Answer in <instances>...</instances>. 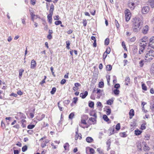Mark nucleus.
I'll return each mask as SVG.
<instances>
[{"instance_id":"obj_55","label":"nucleus","mask_w":154,"mask_h":154,"mask_svg":"<svg viewBox=\"0 0 154 154\" xmlns=\"http://www.w3.org/2000/svg\"><path fill=\"white\" fill-rule=\"evenodd\" d=\"M60 101L58 103V106L59 108V109H60V110L61 111H62V110H63V108L62 107H61L60 106Z\"/></svg>"},{"instance_id":"obj_13","label":"nucleus","mask_w":154,"mask_h":154,"mask_svg":"<svg viewBox=\"0 0 154 154\" xmlns=\"http://www.w3.org/2000/svg\"><path fill=\"white\" fill-rule=\"evenodd\" d=\"M147 37L145 36L143 37L142 38L140 39V42L145 43H146V41H147Z\"/></svg>"},{"instance_id":"obj_8","label":"nucleus","mask_w":154,"mask_h":154,"mask_svg":"<svg viewBox=\"0 0 154 154\" xmlns=\"http://www.w3.org/2000/svg\"><path fill=\"white\" fill-rule=\"evenodd\" d=\"M149 11V8L148 6L144 7L142 10V12L143 14L147 13Z\"/></svg>"},{"instance_id":"obj_20","label":"nucleus","mask_w":154,"mask_h":154,"mask_svg":"<svg viewBox=\"0 0 154 154\" xmlns=\"http://www.w3.org/2000/svg\"><path fill=\"white\" fill-rule=\"evenodd\" d=\"M144 147H143V150L145 151H149V149L150 148L149 147L146 145V144L145 143L144 144Z\"/></svg>"},{"instance_id":"obj_7","label":"nucleus","mask_w":154,"mask_h":154,"mask_svg":"<svg viewBox=\"0 0 154 154\" xmlns=\"http://www.w3.org/2000/svg\"><path fill=\"white\" fill-rule=\"evenodd\" d=\"M149 45L154 49V36H152L150 38Z\"/></svg>"},{"instance_id":"obj_60","label":"nucleus","mask_w":154,"mask_h":154,"mask_svg":"<svg viewBox=\"0 0 154 154\" xmlns=\"http://www.w3.org/2000/svg\"><path fill=\"white\" fill-rule=\"evenodd\" d=\"M90 152L91 154H93L94 153V149L91 148L90 149Z\"/></svg>"},{"instance_id":"obj_34","label":"nucleus","mask_w":154,"mask_h":154,"mask_svg":"<svg viewBox=\"0 0 154 154\" xmlns=\"http://www.w3.org/2000/svg\"><path fill=\"white\" fill-rule=\"evenodd\" d=\"M56 90V88L55 87H54L52 88L51 91V93L52 94H54Z\"/></svg>"},{"instance_id":"obj_31","label":"nucleus","mask_w":154,"mask_h":154,"mask_svg":"<svg viewBox=\"0 0 154 154\" xmlns=\"http://www.w3.org/2000/svg\"><path fill=\"white\" fill-rule=\"evenodd\" d=\"M103 118L107 122L109 120V119L106 115H104L103 116Z\"/></svg>"},{"instance_id":"obj_62","label":"nucleus","mask_w":154,"mask_h":154,"mask_svg":"<svg viewBox=\"0 0 154 154\" xmlns=\"http://www.w3.org/2000/svg\"><path fill=\"white\" fill-rule=\"evenodd\" d=\"M30 11V10H29ZM30 13L31 17L35 16V15L34 14V12L33 11L31 12L30 11Z\"/></svg>"},{"instance_id":"obj_1","label":"nucleus","mask_w":154,"mask_h":154,"mask_svg":"<svg viewBox=\"0 0 154 154\" xmlns=\"http://www.w3.org/2000/svg\"><path fill=\"white\" fill-rule=\"evenodd\" d=\"M133 31L138 32L140 31L143 24V21L139 17H135L131 20Z\"/></svg>"},{"instance_id":"obj_2","label":"nucleus","mask_w":154,"mask_h":154,"mask_svg":"<svg viewBox=\"0 0 154 154\" xmlns=\"http://www.w3.org/2000/svg\"><path fill=\"white\" fill-rule=\"evenodd\" d=\"M146 60L147 61L152 60L154 57V51L152 50L147 51L145 56Z\"/></svg>"},{"instance_id":"obj_35","label":"nucleus","mask_w":154,"mask_h":154,"mask_svg":"<svg viewBox=\"0 0 154 154\" xmlns=\"http://www.w3.org/2000/svg\"><path fill=\"white\" fill-rule=\"evenodd\" d=\"M111 113V109H107L106 110V114L107 115H109Z\"/></svg>"},{"instance_id":"obj_64","label":"nucleus","mask_w":154,"mask_h":154,"mask_svg":"<svg viewBox=\"0 0 154 154\" xmlns=\"http://www.w3.org/2000/svg\"><path fill=\"white\" fill-rule=\"evenodd\" d=\"M83 21V26H86L87 23V21L86 20H84Z\"/></svg>"},{"instance_id":"obj_40","label":"nucleus","mask_w":154,"mask_h":154,"mask_svg":"<svg viewBox=\"0 0 154 154\" xmlns=\"http://www.w3.org/2000/svg\"><path fill=\"white\" fill-rule=\"evenodd\" d=\"M74 116V113L73 112L71 113L69 115V118L70 119H72Z\"/></svg>"},{"instance_id":"obj_11","label":"nucleus","mask_w":154,"mask_h":154,"mask_svg":"<svg viewBox=\"0 0 154 154\" xmlns=\"http://www.w3.org/2000/svg\"><path fill=\"white\" fill-rule=\"evenodd\" d=\"M88 94V92L85 91L84 93H81L80 94V96L82 99H84L87 96Z\"/></svg>"},{"instance_id":"obj_32","label":"nucleus","mask_w":154,"mask_h":154,"mask_svg":"<svg viewBox=\"0 0 154 154\" xmlns=\"http://www.w3.org/2000/svg\"><path fill=\"white\" fill-rule=\"evenodd\" d=\"M48 142L47 141H45V142L44 141L41 144V146L42 148H44L45 146H46V143Z\"/></svg>"},{"instance_id":"obj_23","label":"nucleus","mask_w":154,"mask_h":154,"mask_svg":"<svg viewBox=\"0 0 154 154\" xmlns=\"http://www.w3.org/2000/svg\"><path fill=\"white\" fill-rule=\"evenodd\" d=\"M150 73L153 75H154V63H153L151 66L150 70Z\"/></svg>"},{"instance_id":"obj_50","label":"nucleus","mask_w":154,"mask_h":154,"mask_svg":"<svg viewBox=\"0 0 154 154\" xmlns=\"http://www.w3.org/2000/svg\"><path fill=\"white\" fill-rule=\"evenodd\" d=\"M19 114L20 115V116L21 118H22L23 119L26 118V116L25 115H24V114H23L21 112H20Z\"/></svg>"},{"instance_id":"obj_42","label":"nucleus","mask_w":154,"mask_h":154,"mask_svg":"<svg viewBox=\"0 0 154 154\" xmlns=\"http://www.w3.org/2000/svg\"><path fill=\"white\" fill-rule=\"evenodd\" d=\"M110 52V49L109 47H107L106 51L104 52L107 53V54H109Z\"/></svg>"},{"instance_id":"obj_29","label":"nucleus","mask_w":154,"mask_h":154,"mask_svg":"<svg viewBox=\"0 0 154 154\" xmlns=\"http://www.w3.org/2000/svg\"><path fill=\"white\" fill-rule=\"evenodd\" d=\"M69 145L68 143H66L65 144L64 146V148L65 150H66L69 147Z\"/></svg>"},{"instance_id":"obj_15","label":"nucleus","mask_w":154,"mask_h":154,"mask_svg":"<svg viewBox=\"0 0 154 154\" xmlns=\"http://www.w3.org/2000/svg\"><path fill=\"white\" fill-rule=\"evenodd\" d=\"M52 15L51 14H49L47 16V18L48 20V22L50 23V24H51L52 23Z\"/></svg>"},{"instance_id":"obj_14","label":"nucleus","mask_w":154,"mask_h":154,"mask_svg":"<svg viewBox=\"0 0 154 154\" xmlns=\"http://www.w3.org/2000/svg\"><path fill=\"white\" fill-rule=\"evenodd\" d=\"M86 140L88 143H91L93 141V139L91 137H88L86 139Z\"/></svg>"},{"instance_id":"obj_10","label":"nucleus","mask_w":154,"mask_h":154,"mask_svg":"<svg viewBox=\"0 0 154 154\" xmlns=\"http://www.w3.org/2000/svg\"><path fill=\"white\" fill-rule=\"evenodd\" d=\"M148 30L149 26L147 25H146L143 27L142 32L144 34H146L147 33Z\"/></svg>"},{"instance_id":"obj_17","label":"nucleus","mask_w":154,"mask_h":154,"mask_svg":"<svg viewBox=\"0 0 154 154\" xmlns=\"http://www.w3.org/2000/svg\"><path fill=\"white\" fill-rule=\"evenodd\" d=\"M129 115L130 116V119H131L132 117L134 115V111L133 109H131L130 110L129 112Z\"/></svg>"},{"instance_id":"obj_6","label":"nucleus","mask_w":154,"mask_h":154,"mask_svg":"<svg viewBox=\"0 0 154 154\" xmlns=\"http://www.w3.org/2000/svg\"><path fill=\"white\" fill-rule=\"evenodd\" d=\"M136 0H129L128 3V6L131 9L133 10L135 7V3Z\"/></svg>"},{"instance_id":"obj_53","label":"nucleus","mask_w":154,"mask_h":154,"mask_svg":"<svg viewBox=\"0 0 154 154\" xmlns=\"http://www.w3.org/2000/svg\"><path fill=\"white\" fill-rule=\"evenodd\" d=\"M109 42V38H106L105 40V43L106 45H108Z\"/></svg>"},{"instance_id":"obj_43","label":"nucleus","mask_w":154,"mask_h":154,"mask_svg":"<svg viewBox=\"0 0 154 154\" xmlns=\"http://www.w3.org/2000/svg\"><path fill=\"white\" fill-rule=\"evenodd\" d=\"M114 94L116 95H118L119 94V91L117 89H115L113 91Z\"/></svg>"},{"instance_id":"obj_46","label":"nucleus","mask_w":154,"mask_h":154,"mask_svg":"<svg viewBox=\"0 0 154 154\" xmlns=\"http://www.w3.org/2000/svg\"><path fill=\"white\" fill-rule=\"evenodd\" d=\"M120 136L121 137H125L127 136V135L126 133L124 132L120 134Z\"/></svg>"},{"instance_id":"obj_36","label":"nucleus","mask_w":154,"mask_h":154,"mask_svg":"<svg viewBox=\"0 0 154 154\" xmlns=\"http://www.w3.org/2000/svg\"><path fill=\"white\" fill-rule=\"evenodd\" d=\"M146 124H143L141 125L140 129L142 130H143L146 128V126H145Z\"/></svg>"},{"instance_id":"obj_59","label":"nucleus","mask_w":154,"mask_h":154,"mask_svg":"<svg viewBox=\"0 0 154 154\" xmlns=\"http://www.w3.org/2000/svg\"><path fill=\"white\" fill-rule=\"evenodd\" d=\"M120 87V85L119 84H116L114 86V88L116 89L119 88Z\"/></svg>"},{"instance_id":"obj_39","label":"nucleus","mask_w":154,"mask_h":154,"mask_svg":"<svg viewBox=\"0 0 154 154\" xmlns=\"http://www.w3.org/2000/svg\"><path fill=\"white\" fill-rule=\"evenodd\" d=\"M142 89L145 91H146L147 90V88L146 87L145 85V84H143L142 85Z\"/></svg>"},{"instance_id":"obj_22","label":"nucleus","mask_w":154,"mask_h":154,"mask_svg":"<svg viewBox=\"0 0 154 154\" xmlns=\"http://www.w3.org/2000/svg\"><path fill=\"white\" fill-rule=\"evenodd\" d=\"M26 16H24L23 17V18H21L22 23L24 25H26V23L25 21L26 20Z\"/></svg>"},{"instance_id":"obj_63","label":"nucleus","mask_w":154,"mask_h":154,"mask_svg":"<svg viewBox=\"0 0 154 154\" xmlns=\"http://www.w3.org/2000/svg\"><path fill=\"white\" fill-rule=\"evenodd\" d=\"M122 46L123 47V48L125 50V49H126V47H125V43L124 42H122Z\"/></svg>"},{"instance_id":"obj_48","label":"nucleus","mask_w":154,"mask_h":154,"mask_svg":"<svg viewBox=\"0 0 154 154\" xmlns=\"http://www.w3.org/2000/svg\"><path fill=\"white\" fill-rule=\"evenodd\" d=\"M61 21L60 20H57L55 22V24L57 25L61 24Z\"/></svg>"},{"instance_id":"obj_24","label":"nucleus","mask_w":154,"mask_h":154,"mask_svg":"<svg viewBox=\"0 0 154 154\" xmlns=\"http://www.w3.org/2000/svg\"><path fill=\"white\" fill-rule=\"evenodd\" d=\"M113 99H110L108 100L107 101V104L108 105H111L113 103Z\"/></svg>"},{"instance_id":"obj_25","label":"nucleus","mask_w":154,"mask_h":154,"mask_svg":"<svg viewBox=\"0 0 154 154\" xmlns=\"http://www.w3.org/2000/svg\"><path fill=\"white\" fill-rule=\"evenodd\" d=\"M138 149H139L140 150H142V147L141 146V144L140 143H138L137 144V146Z\"/></svg>"},{"instance_id":"obj_26","label":"nucleus","mask_w":154,"mask_h":154,"mask_svg":"<svg viewBox=\"0 0 154 154\" xmlns=\"http://www.w3.org/2000/svg\"><path fill=\"white\" fill-rule=\"evenodd\" d=\"M112 69V66L110 65H108L106 66V69L108 71H110Z\"/></svg>"},{"instance_id":"obj_12","label":"nucleus","mask_w":154,"mask_h":154,"mask_svg":"<svg viewBox=\"0 0 154 154\" xmlns=\"http://www.w3.org/2000/svg\"><path fill=\"white\" fill-rule=\"evenodd\" d=\"M36 66V62L34 60H32L31 61V68L33 69L35 68Z\"/></svg>"},{"instance_id":"obj_4","label":"nucleus","mask_w":154,"mask_h":154,"mask_svg":"<svg viewBox=\"0 0 154 154\" xmlns=\"http://www.w3.org/2000/svg\"><path fill=\"white\" fill-rule=\"evenodd\" d=\"M147 45V43H143L142 42H140L139 44V53L140 54H141L143 53V51L145 49V47Z\"/></svg>"},{"instance_id":"obj_56","label":"nucleus","mask_w":154,"mask_h":154,"mask_svg":"<svg viewBox=\"0 0 154 154\" xmlns=\"http://www.w3.org/2000/svg\"><path fill=\"white\" fill-rule=\"evenodd\" d=\"M36 0H30V2L32 5H34L36 3Z\"/></svg>"},{"instance_id":"obj_47","label":"nucleus","mask_w":154,"mask_h":154,"mask_svg":"<svg viewBox=\"0 0 154 154\" xmlns=\"http://www.w3.org/2000/svg\"><path fill=\"white\" fill-rule=\"evenodd\" d=\"M35 125H29L28 126L27 128L28 129H32L33 128H34L35 127Z\"/></svg>"},{"instance_id":"obj_19","label":"nucleus","mask_w":154,"mask_h":154,"mask_svg":"<svg viewBox=\"0 0 154 154\" xmlns=\"http://www.w3.org/2000/svg\"><path fill=\"white\" fill-rule=\"evenodd\" d=\"M130 82V78L128 77H126L125 79V84L126 85H128V83Z\"/></svg>"},{"instance_id":"obj_21","label":"nucleus","mask_w":154,"mask_h":154,"mask_svg":"<svg viewBox=\"0 0 154 154\" xmlns=\"http://www.w3.org/2000/svg\"><path fill=\"white\" fill-rule=\"evenodd\" d=\"M24 71L23 69H20L19 70V77L20 79H21L22 75Z\"/></svg>"},{"instance_id":"obj_38","label":"nucleus","mask_w":154,"mask_h":154,"mask_svg":"<svg viewBox=\"0 0 154 154\" xmlns=\"http://www.w3.org/2000/svg\"><path fill=\"white\" fill-rule=\"evenodd\" d=\"M104 83L103 82H100L99 84V86L100 88H102L103 87Z\"/></svg>"},{"instance_id":"obj_33","label":"nucleus","mask_w":154,"mask_h":154,"mask_svg":"<svg viewBox=\"0 0 154 154\" xmlns=\"http://www.w3.org/2000/svg\"><path fill=\"white\" fill-rule=\"evenodd\" d=\"M66 48L67 49H70L69 46L70 44V42L69 41H67L66 42Z\"/></svg>"},{"instance_id":"obj_41","label":"nucleus","mask_w":154,"mask_h":154,"mask_svg":"<svg viewBox=\"0 0 154 154\" xmlns=\"http://www.w3.org/2000/svg\"><path fill=\"white\" fill-rule=\"evenodd\" d=\"M115 24L117 28V29L119 28V23H118V21L116 20H115Z\"/></svg>"},{"instance_id":"obj_51","label":"nucleus","mask_w":154,"mask_h":154,"mask_svg":"<svg viewBox=\"0 0 154 154\" xmlns=\"http://www.w3.org/2000/svg\"><path fill=\"white\" fill-rule=\"evenodd\" d=\"M150 136L148 134H146L145 135L144 139L146 140H148L149 139Z\"/></svg>"},{"instance_id":"obj_28","label":"nucleus","mask_w":154,"mask_h":154,"mask_svg":"<svg viewBox=\"0 0 154 154\" xmlns=\"http://www.w3.org/2000/svg\"><path fill=\"white\" fill-rule=\"evenodd\" d=\"M144 61L143 60H141L139 62V66L140 67H142L144 64Z\"/></svg>"},{"instance_id":"obj_5","label":"nucleus","mask_w":154,"mask_h":154,"mask_svg":"<svg viewBox=\"0 0 154 154\" xmlns=\"http://www.w3.org/2000/svg\"><path fill=\"white\" fill-rule=\"evenodd\" d=\"M125 18L126 21L128 22L131 17V14L129 10L126 9L125 11Z\"/></svg>"},{"instance_id":"obj_9","label":"nucleus","mask_w":154,"mask_h":154,"mask_svg":"<svg viewBox=\"0 0 154 154\" xmlns=\"http://www.w3.org/2000/svg\"><path fill=\"white\" fill-rule=\"evenodd\" d=\"M75 139L76 140L78 139L80 140L82 139V135L81 134L78 133V130L76 132Z\"/></svg>"},{"instance_id":"obj_18","label":"nucleus","mask_w":154,"mask_h":154,"mask_svg":"<svg viewBox=\"0 0 154 154\" xmlns=\"http://www.w3.org/2000/svg\"><path fill=\"white\" fill-rule=\"evenodd\" d=\"M141 131L139 130L138 129H136L134 131V133L136 135H140L142 133Z\"/></svg>"},{"instance_id":"obj_45","label":"nucleus","mask_w":154,"mask_h":154,"mask_svg":"<svg viewBox=\"0 0 154 154\" xmlns=\"http://www.w3.org/2000/svg\"><path fill=\"white\" fill-rule=\"evenodd\" d=\"M120 124L118 123L116 126V129L117 131H119L120 129Z\"/></svg>"},{"instance_id":"obj_27","label":"nucleus","mask_w":154,"mask_h":154,"mask_svg":"<svg viewBox=\"0 0 154 154\" xmlns=\"http://www.w3.org/2000/svg\"><path fill=\"white\" fill-rule=\"evenodd\" d=\"M114 131V128H110L109 130V134H113Z\"/></svg>"},{"instance_id":"obj_49","label":"nucleus","mask_w":154,"mask_h":154,"mask_svg":"<svg viewBox=\"0 0 154 154\" xmlns=\"http://www.w3.org/2000/svg\"><path fill=\"white\" fill-rule=\"evenodd\" d=\"M123 26L125 29H127L129 27V25L128 24L124 23L123 25Z\"/></svg>"},{"instance_id":"obj_58","label":"nucleus","mask_w":154,"mask_h":154,"mask_svg":"<svg viewBox=\"0 0 154 154\" xmlns=\"http://www.w3.org/2000/svg\"><path fill=\"white\" fill-rule=\"evenodd\" d=\"M107 53H104V54L103 55V58L104 60H105L107 57Z\"/></svg>"},{"instance_id":"obj_44","label":"nucleus","mask_w":154,"mask_h":154,"mask_svg":"<svg viewBox=\"0 0 154 154\" xmlns=\"http://www.w3.org/2000/svg\"><path fill=\"white\" fill-rule=\"evenodd\" d=\"M94 103L92 101H91L89 102V106L90 107L92 108L94 107Z\"/></svg>"},{"instance_id":"obj_30","label":"nucleus","mask_w":154,"mask_h":154,"mask_svg":"<svg viewBox=\"0 0 154 154\" xmlns=\"http://www.w3.org/2000/svg\"><path fill=\"white\" fill-rule=\"evenodd\" d=\"M150 5L152 8L154 7V0H149Z\"/></svg>"},{"instance_id":"obj_54","label":"nucleus","mask_w":154,"mask_h":154,"mask_svg":"<svg viewBox=\"0 0 154 154\" xmlns=\"http://www.w3.org/2000/svg\"><path fill=\"white\" fill-rule=\"evenodd\" d=\"M136 38L135 37H134L131 38L130 40V41L131 42H133L136 40Z\"/></svg>"},{"instance_id":"obj_3","label":"nucleus","mask_w":154,"mask_h":154,"mask_svg":"<svg viewBox=\"0 0 154 154\" xmlns=\"http://www.w3.org/2000/svg\"><path fill=\"white\" fill-rule=\"evenodd\" d=\"M91 116H93V117H91L89 119V120L91 121L92 124H94L96 123L97 114L96 113L92 112L90 114Z\"/></svg>"},{"instance_id":"obj_61","label":"nucleus","mask_w":154,"mask_h":154,"mask_svg":"<svg viewBox=\"0 0 154 154\" xmlns=\"http://www.w3.org/2000/svg\"><path fill=\"white\" fill-rule=\"evenodd\" d=\"M54 18L55 20H58L59 19V16L58 15L55 16H54Z\"/></svg>"},{"instance_id":"obj_57","label":"nucleus","mask_w":154,"mask_h":154,"mask_svg":"<svg viewBox=\"0 0 154 154\" xmlns=\"http://www.w3.org/2000/svg\"><path fill=\"white\" fill-rule=\"evenodd\" d=\"M66 82V80L65 79H63L61 80L60 83L62 85H63Z\"/></svg>"},{"instance_id":"obj_52","label":"nucleus","mask_w":154,"mask_h":154,"mask_svg":"<svg viewBox=\"0 0 154 154\" xmlns=\"http://www.w3.org/2000/svg\"><path fill=\"white\" fill-rule=\"evenodd\" d=\"M97 106H99L101 108L103 107V105L101 102H98L97 103Z\"/></svg>"},{"instance_id":"obj_37","label":"nucleus","mask_w":154,"mask_h":154,"mask_svg":"<svg viewBox=\"0 0 154 154\" xmlns=\"http://www.w3.org/2000/svg\"><path fill=\"white\" fill-rule=\"evenodd\" d=\"M27 149V147L26 145L23 146L22 149V151L23 152H25Z\"/></svg>"},{"instance_id":"obj_16","label":"nucleus","mask_w":154,"mask_h":154,"mask_svg":"<svg viewBox=\"0 0 154 154\" xmlns=\"http://www.w3.org/2000/svg\"><path fill=\"white\" fill-rule=\"evenodd\" d=\"M54 10V5L53 4H51L50 6V8L49 10V14L53 15V11Z\"/></svg>"}]
</instances>
